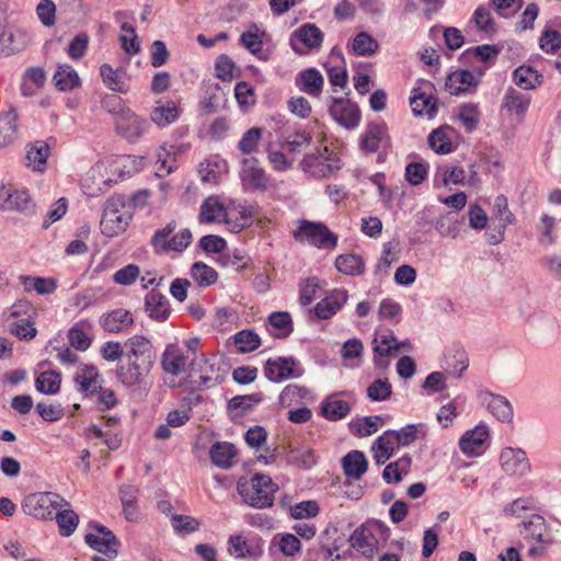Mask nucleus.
<instances>
[{
  "label": "nucleus",
  "mask_w": 561,
  "mask_h": 561,
  "mask_svg": "<svg viewBox=\"0 0 561 561\" xmlns=\"http://www.w3.org/2000/svg\"><path fill=\"white\" fill-rule=\"evenodd\" d=\"M237 491L243 502L257 510L271 507L278 485L264 473H254L250 479L240 478Z\"/></svg>",
  "instance_id": "f257e3e1"
},
{
  "label": "nucleus",
  "mask_w": 561,
  "mask_h": 561,
  "mask_svg": "<svg viewBox=\"0 0 561 561\" xmlns=\"http://www.w3.org/2000/svg\"><path fill=\"white\" fill-rule=\"evenodd\" d=\"M519 534L524 540L533 546L528 550L531 558L542 557L547 549L553 543V536L550 526L539 514H533L519 525Z\"/></svg>",
  "instance_id": "f03ea898"
},
{
  "label": "nucleus",
  "mask_w": 561,
  "mask_h": 561,
  "mask_svg": "<svg viewBox=\"0 0 561 561\" xmlns=\"http://www.w3.org/2000/svg\"><path fill=\"white\" fill-rule=\"evenodd\" d=\"M133 218L131 211L126 206L125 197L115 194L107 198L100 222L104 236L113 238L123 233Z\"/></svg>",
  "instance_id": "7ed1b4c3"
},
{
  "label": "nucleus",
  "mask_w": 561,
  "mask_h": 561,
  "mask_svg": "<svg viewBox=\"0 0 561 561\" xmlns=\"http://www.w3.org/2000/svg\"><path fill=\"white\" fill-rule=\"evenodd\" d=\"M298 242H307L318 249L333 250L337 245V236L328 226L319 221L301 219L293 233Z\"/></svg>",
  "instance_id": "20e7f679"
},
{
  "label": "nucleus",
  "mask_w": 561,
  "mask_h": 561,
  "mask_svg": "<svg viewBox=\"0 0 561 561\" xmlns=\"http://www.w3.org/2000/svg\"><path fill=\"white\" fill-rule=\"evenodd\" d=\"M61 506H70V503L55 492L31 493L22 502L23 512L38 519H51L54 510Z\"/></svg>",
  "instance_id": "39448f33"
},
{
  "label": "nucleus",
  "mask_w": 561,
  "mask_h": 561,
  "mask_svg": "<svg viewBox=\"0 0 561 561\" xmlns=\"http://www.w3.org/2000/svg\"><path fill=\"white\" fill-rule=\"evenodd\" d=\"M190 371L186 381L191 385L197 383L199 388H211L224 381V376L219 373L216 358H208L204 354L195 356L190 362Z\"/></svg>",
  "instance_id": "423d86ee"
},
{
  "label": "nucleus",
  "mask_w": 561,
  "mask_h": 561,
  "mask_svg": "<svg viewBox=\"0 0 561 561\" xmlns=\"http://www.w3.org/2000/svg\"><path fill=\"white\" fill-rule=\"evenodd\" d=\"M301 169L316 178H328L341 169L340 159L324 147L318 153L306 154L300 161Z\"/></svg>",
  "instance_id": "0eeeda50"
},
{
  "label": "nucleus",
  "mask_w": 561,
  "mask_h": 561,
  "mask_svg": "<svg viewBox=\"0 0 561 561\" xmlns=\"http://www.w3.org/2000/svg\"><path fill=\"white\" fill-rule=\"evenodd\" d=\"M264 376L272 382H282L287 379L300 378L305 369L300 362L293 356L268 358L263 367Z\"/></svg>",
  "instance_id": "6e6552de"
},
{
  "label": "nucleus",
  "mask_w": 561,
  "mask_h": 561,
  "mask_svg": "<svg viewBox=\"0 0 561 561\" xmlns=\"http://www.w3.org/2000/svg\"><path fill=\"white\" fill-rule=\"evenodd\" d=\"M323 39L324 34L316 24L305 23L290 34L289 45L295 53L305 55L308 50H318Z\"/></svg>",
  "instance_id": "1a4fd4ad"
},
{
  "label": "nucleus",
  "mask_w": 561,
  "mask_h": 561,
  "mask_svg": "<svg viewBox=\"0 0 561 561\" xmlns=\"http://www.w3.org/2000/svg\"><path fill=\"white\" fill-rule=\"evenodd\" d=\"M161 366L165 375H169V380L165 383L170 388H180L183 382L176 381V378L190 367L187 357L176 344L167 345L161 356Z\"/></svg>",
  "instance_id": "9d476101"
},
{
  "label": "nucleus",
  "mask_w": 561,
  "mask_h": 561,
  "mask_svg": "<svg viewBox=\"0 0 561 561\" xmlns=\"http://www.w3.org/2000/svg\"><path fill=\"white\" fill-rule=\"evenodd\" d=\"M90 526L101 536L89 533L84 536L85 543L93 550L108 558H115L118 554V548L121 546L115 534L110 528L99 523L90 524Z\"/></svg>",
  "instance_id": "9b49d317"
},
{
  "label": "nucleus",
  "mask_w": 561,
  "mask_h": 561,
  "mask_svg": "<svg viewBox=\"0 0 561 561\" xmlns=\"http://www.w3.org/2000/svg\"><path fill=\"white\" fill-rule=\"evenodd\" d=\"M502 470L516 478H522L531 471V463L524 449L518 447H505L500 455Z\"/></svg>",
  "instance_id": "f8f14e48"
},
{
  "label": "nucleus",
  "mask_w": 561,
  "mask_h": 561,
  "mask_svg": "<svg viewBox=\"0 0 561 561\" xmlns=\"http://www.w3.org/2000/svg\"><path fill=\"white\" fill-rule=\"evenodd\" d=\"M433 84L427 80H421L419 85L413 88L410 96V105L415 116L427 115L433 117L437 111L436 99L432 95Z\"/></svg>",
  "instance_id": "ddd939ff"
},
{
  "label": "nucleus",
  "mask_w": 561,
  "mask_h": 561,
  "mask_svg": "<svg viewBox=\"0 0 561 561\" xmlns=\"http://www.w3.org/2000/svg\"><path fill=\"white\" fill-rule=\"evenodd\" d=\"M239 175L242 186L247 191L265 192L268 187V176L264 169L259 167L256 158H243Z\"/></svg>",
  "instance_id": "4468645a"
},
{
  "label": "nucleus",
  "mask_w": 561,
  "mask_h": 561,
  "mask_svg": "<svg viewBox=\"0 0 561 561\" xmlns=\"http://www.w3.org/2000/svg\"><path fill=\"white\" fill-rule=\"evenodd\" d=\"M149 123L134 113L131 110L124 111L121 116L115 117V130L128 142H136L148 129Z\"/></svg>",
  "instance_id": "2eb2a0df"
},
{
  "label": "nucleus",
  "mask_w": 561,
  "mask_h": 561,
  "mask_svg": "<svg viewBox=\"0 0 561 561\" xmlns=\"http://www.w3.org/2000/svg\"><path fill=\"white\" fill-rule=\"evenodd\" d=\"M153 366L125 358L116 367L117 380L127 388L140 386L150 374Z\"/></svg>",
  "instance_id": "dca6fc26"
},
{
  "label": "nucleus",
  "mask_w": 561,
  "mask_h": 561,
  "mask_svg": "<svg viewBox=\"0 0 561 561\" xmlns=\"http://www.w3.org/2000/svg\"><path fill=\"white\" fill-rule=\"evenodd\" d=\"M331 116L346 129H354L360 121V110L357 104L342 98H332L329 107Z\"/></svg>",
  "instance_id": "f3484780"
},
{
  "label": "nucleus",
  "mask_w": 561,
  "mask_h": 561,
  "mask_svg": "<svg viewBox=\"0 0 561 561\" xmlns=\"http://www.w3.org/2000/svg\"><path fill=\"white\" fill-rule=\"evenodd\" d=\"M125 358L138 360L148 365L153 366L157 353L150 342L144 335H134L125 342Z\"/></svg>",
  "instance_id": "a211bd4d"
},
{
  "label": "nucleus",
  "mask_w": 561,
  "mask_h": 561,
  "mask_svg": "<svg viewBox=\"0 0 561 561\" xmlns=\"http://www.w3.org/2000/svg\"><path fill=\"white\" fill-rule=\"evenodd\" d=\"M348 300V293L344 288H334L314 306V314L320 320L333 318Z\"/></svg>",
  "instance_id": "6ab92c4d"
},
{
  "label": "nucleus",
  "mask_w": 561,
  "mask_h": 561,
  "mask_svg": "<svg viewBox=\"0 0 561 561\" xmlns=\"http://www.w3.org/2000/svg\"><path fill=\"white\" fill-rule=\"evenodd\" d=\"M0 201V206L3 210H15L25 215H33L35 213V204L30 194L24 190L2 188Z\"/></svg>",
  "instance_id": "aec40b11"
},
{
  "label": "nucleus",
  "mask_w": 561,
  "mask_h": 561,
  "mask_svg": "<svg viewBox=\"0 0 561 561\" xmlns=\"http://www.w3.org/2000/svg\"><path fill=\"white\" fill-rule=\"evenodd\" d=\"M389 145L388 127L383 122L370 123L362 135L359 147L366 153L376 152L380 146Z\"/></svg>",
  "instance_id": "412c9836"
},
{
  "label": "nucleus",
  "mask_w": 561,
  "mask_h": 561,
  "mask_svg": "<svg viewBox=\"0 0 561 561\" xmlns=\"http://www.w3.org/2000/svg\"><path fill=\"white\" fill-rule=\"evenodd\" d=\"M30 42L28 34L19 28L4 27L0 19V53L10 55L24 49Z\"/></svg>",
  "instance_id": "4be33fe9"
},
{
  "label": "nucleus",
  "mask_w": 561,
  "mask_h": 561,
  "mask_svg": "<svg viewBox=\"0 0 561 561\" xmlns=\"http://www.w3.org/2000/svg\"><path fill=\"white\" fill-rule=\"evenodd\" d=\"M488 437V426L479 424L474 428L467 431L461 436L459 440V448L467 456H479L482 454V446Z\"/></svg>",
  "instance_id": "5701e85b"
},
{
  "label": "nucleus",
  "mask_w": 561,
  "mask_h": 561,
  "mask_svg": "<svg viewBox=\"0 0 561 561\" xmlns=\"http://www.w3.org/2000/svg\"><path fill=\"white\" fill-rule=\"evenodd\" d=\"M105 420L106 430H102V427L98 424H91L87 427V435L94 436L96 438H102L104 444L111 449L116 450L122 445V436L118 432L113 428L118 424L119 419L117 416H103Z\"/></svg>",
  "instance_id": "b1692460"
},
{
  "label": "nucleus",
  "mask_w": 561,
  "mask_h": 561,
  "mask_svg": "<svg viewBox=\"0 0 561 561\" xmlns=\"http://www.w3.org/2000/svg\"><path fill=\"white\" fill-rule=\"evenodd\" d=\"M264 399L263 393L234 396L227 403V412L232 421L251 412Z\"/></svg>",
  "instance_id": "393cba45"
},
{
  "label": "nucleus",
  "mask_w": 561,
  "mask_h": 561,
  "mask_svg": "<svg viewBox=\"0 0 561 561\" xmlns=\"http://www.w3.org/2000/svg\"><path fill=\"white\" fill-rule=\"evenodd\" d=\"M145 310L150 319L158 322H164L171 313L168 298L154 289L145 297Z\"/></svg>",
  "instance_id": "a878e982"
},
{
  "label": "nucleus",
  "mask_w": 561,
  "mask_h": 561,
  "mask_svg": "<svg viewBox=\"0 0 561 561\" xmlns=\"http://www.w3.org/2000/svg\"><path fill=\"white\" fill-rule=\"evenodd\" d=\"M295 84L301 92L318 98L322 93L324 79L318 69L308 68L296 76Z\"/></svg>",
  "instance_id": "bb28decb"
},
{
  "label": "nucleus",
  "mask_w": 561,
  "mask_h": 561,
  "mask_svg": "<svg viewBox=\"0 0 561 561\" xmlns=\"http://www.w3.org/2000/svg\"><path fill=\"white\" fill-rule=\"evenodd\" d=\"M481 400L486 405L488 410L500 421L511 422L514 416L513 407L511 402L501 394L492 392L481 393Z\"/></svg>",
  "instance_id": "cd10ccee"
},
{
  "label": "nucleus",
  "mask_w": 561,
  "mask_h": 561,
  "mask_svg": "<svg viewBox=\"0 0 561 561\" xmlns=\"http://www.w3.org/2000/svg\"><path fill=\"white\" fill-rule=\"evenodd\" d=\"M531 96L527 92H520L510 87L503 98L502 106L510 113H514L518 118L523 119L530 106Z\"/></svg>",
  "instance_id": "c85d7f7f"
},
{
  "label": "nucleus",
  "mask_w": 561,
  "mask_h": 561,
  "mask_svg": "<svg viewBox=\"0 0 561 561\" xmlns=\"http://www.w3.org/2000/svg\"><path fill=\"white\" fill-rule=\"evenodd\" d=\"M265 35V30H261L257 24L252 23L249 26V30L240 35V44L260 60L266 61L268 59V54L263 51L262 39Z\"/></svg>",
  "instance_id": "c756f323"
},
{
  "label": "nucleus",
  "mask_w": 561,
  "mask_h": 561,
  "mask_svg": "<svg viewBox=\"0 0 561 561\" xmlns=\"http://www.w3.org/2000/svg\"><path fill=\"white\" fill-rule=\"evenodd\" d=\"M100 374L98 368L92 364H83L73 376V382L78 386V390L85 396H93L96 391Z\"/></svg>",
  "instance_id": "7c9ffc66"
},
{
  "label": "nucleus",
  "mask_w": 561,
  "mask_h": 561,
  "mask_svg": "<svg viewBox=\"0 0 561 561\" xmlns=\"http://www.w3.org/2000/svg\"><path fill=\"white\" fill-rule=\"evenodd\" d=\"M180 116V108L172 100H159L151 111V121L159 127H167Z\"/></svg>",
  "instance_id": "2f4dec72"
},
{
  "label": "nucleus",
  "mask_w": 561,
  "mask_h": 561,
  "mask_svg": "<svg viewBox=\"0 0 561 561\" xmlns=\"http://www.w3.org/2000/svg\"><path fill=\"white\" fill-rule=\"evenodd\" d=\"M101 327L111 333L122 332L134 324L133 314L126 309H115L100 318Z\"/></svg>",
  "instance_id": "473e14b6"
},
{
  "label": "nucleus",
  "mask_w": 561,
  "mask_h": 561,
  "mask_svg": "<svg viewBox=\"0 0 561 561\" xmlns=\"http://www.w3.org/2000/svg\"><path fill=\"white\" fill-rule=\"evenodd\" d=\"M396 443L397 438L393 430H388L377 437L371 446V450L378 466L383 465L393 456Z\"/></svg>",
  "instance_id": "72a5a7b5"
},
{
  "label": "nucleus",
  "mask_w": 561,
  "mask_h": 561,
  "mask_svg": "<svg viewBox=\"0 0 561 561\" xmlns=\"http://www.w3.org/2000/svg\"><path fill=\"white\" fill-rule=\"evenodd\" d=\"M342 467L346 477L358 480L367 471L368 461L363 451L352 450L343 457Z\"/></svg>",
  "instance_id": "f704fd0d"
},
{
  "label": "nucleus",
  "mask_w": 561,
  "mask_h": 561,
  "mask_svg": "<svg viewBox=\"0 0 561 561\" xmlns=\"http://www.w3.org/2000/svg\"><path fill=\"white\" fill-rule=\"evenodd\" d=\"M237 456V448L228 442H217L209 450L211 462L222 469H228L233 465V458Z\"/></svg>",
  "instance_id": "c9c22d12"
},
{
  "label": "nucleus",
  "mask_w": 561,
  "mask_h": 561,
  "mask_svg": "<svg viewBox=\"0 0 561 561\" xmlns=\"http://www.w3.org/2000/svg\"><path fill=\"white\" fill-rule=\"evenodd\" d=\"M18 114L14 107L0 113V148L7 147L18 138Z\"/></svg>",
  "instance_id": "e433bc0d"
},
{
  "label": "nucleus",
  "mask_w": 561,
  "mask_h": 561,
  "mask_svg": "<svg viewBox=\"0 0 561 561\" xmlns=\"http://www.w3.org/2000/svg\"><path fill=\"white\" fill-rule=\"evenodd\" d=\"M351 404L347 401L337 399L335 394L325 398L321 403V415L329 421H339L348 415Z\"/></svg>",
  "instance_id": "4c0bfd02"
},
{
  "label": "nucleus",
  "mask_w": 561,
  "mask_h": 561,
  "mask_svg": "<svg viewBox=\"0 0 561 561\" xmlns=\"http://www.w3.org/2000/svg\"><path fill=\"white\" fill-rule=\"evenodd\" d=\"M350 542L363 556L370 557L374 553L377 540L365 525H360L351 535Z\"/></svg>",
  "instance_id": "58836bf2"
},
{
  "label": "nucleus",
  "mask_w": 561,
  "mask_h": 561,
  "mask_svg": "<svg viewBox=\"0 0 561 561\" xmlns=\"http://www.w3.org/2000/svg\"><path fill=\"white\" fill-rule=\"evenodd\" d=\"M270 332L276 339L288 337L294 331L291 316L287 311H274L268 316Z\"/></svg>",
  "instance_id": "ea45409f"
},
{
  "label": "nucleus",
  "mask_w": 561,
  "mask_h": 561,
  "mask_svg": "<svg viewBox=\"0 0 561 561\" xmlns=\"http://www.w3.org/2000/svg\"><path fill=\"white\" fill-rule=\"evenodd\" d=\"M138 493L139 490L130 484L122 485L119 489V499L123 505V513L128 522H135L138 518Z\"/></svg>",
  "instance_id": "a19ab883"
},
{
  "label": "nucleus",
  "mask_w": 561,
  "mask_h": 561,
  "mask_svg": "<svg viewBox=\"0 0 561 561\" xmlns=\"http://www.w3.org/2000/svg\"><path fill=\"white\" fill-rule=\"evenodd\" d=\"M513 81L524 90H534L542 82V76L530 66H519L513 71Z\"/></svg>",
  "instance_id": "79ce46f5"
},
{
  "label": "nucleus",
  "mask_w": 561,
  "mask_h": 561,
  "mask_svg": "<svg viewBox=\"0 0 561 561\" xmlns=\"http://www.w3.org/2000/svg\"><path fill=\"white\" fill-rule=\"evenodd\" d=\"M466 173L461 167L440 165L434 175V186H447L448 184H465Z\"/></svg>",
  "instance_id": "37998d69"
},
{
  "label": "nucleus",
  "mask_w": 561,
  "mask_h": 561,
  "mask_svg": "<svg viewBox=\"0 0 561 561\" xmlns=\"http://www.w3.org/2000/svg\"><path fill=\"white\" fill-rule=\"evenodd\" d=\"M479 81L470 70H458L448 77L446 87L451 94L458 95L466 92L469 87L477 85Z\"/></svg>",
  "instance_id": "c03bdc74"
},
{
  "label": "nucleus",
  "mask_w": 561,
  "mask_h": 561,
  "mask_svg": "<svg viewBox=\"0 0 561 561\" xmlns=\"http://www.w3.org/2000/svg\"><path fill=\"white\" fill-rule=\"evenodd\" d=\"M53 79L60 91H70L80 85L78 72L67 64L57 67Z\"/></svg>",
  "instance_id": "a18cd8bd"
},
{
  "label": "nucleus",
  "mask_w": 561,
  "mask_h": 561,
  "mask_svg": "<svg viewBox=\"0 0 561 561\" xmlns=\"http://www.w3.org/2000/svg\"><path fill=\"white\" fill-rule=\"evenodd\" d=\"M335 267L345 275L356 276L364 273L365 262L363 257L357 254H341L335 259Z\"/></svg>",
  "instance_id": "49530a36"
},
{
  "label": "nucleus",
  "mask_w": 561,
  "mask_h": 561,
  "mask_svg": "<svg viewBox=\"0 0 561 561\" xmlns=\"http://www.w3.org/2000/svg\"><path fill=\"white\" fill-rule=\"evenodd\" d=\"M501 53V47L497 45H479L467 48L460 56L463 62H470L473 58L488 62L494 60Z\"/></svg>",
  "instance_id": "de8ad7c7"
},
{
  "label": "nucleus",
  "mask_w": 561,
  "mask_h": 561,
  "mask_svg": "<svg viewBox=\"0 0 561 561\" xmlns=\"http://www.w3.org/2000/svg\"><path fill=\"white\" fill-rule=\"evenodd\" d=\"M100 75L104 84L112 91L123 94L129 91V87L118 69H113L108 64H104L100 68Z\"/></svg>",
  "instance_id": "09e8293b"
},
{
  "label": "nucleus",
  "mask_w": 561,
  "mask_h": 561,
  "mask_svg": "<svg viewBox=\"0 0 561 561\" xmlns=\"http://www.w3.org/2000/svg\"><path fill=\"white\" fill-rule=\"evenodd\" d=\"M49 153V147L44 141H36L26 151L27 165L34 171H43Z\"/></svg>",
  "instance_id": "8fccbe9b"
},
{
  "label": "nucleus",
  "mask_w": 561,
  "mask_h": 561,
  "mask_svg": "<svg viewBox=\"0 0 561 561\" xmlns=\"http://www.w3.org/2000/svg\"><path fill=\"white\" fill-rule=\"evenodd\" d=\"M410 466L411 458L408 456L401 457L385 467L382 478L389 484L399 483L402 481L403 477L408 474Z\"/></svg>",
  "instance_id": "3c124183"
},
{
  "label": "nucleus",
  "mask_w": 561,
  "mask_h": 561,
  "mask_svg": "<svg viewBox=\"0 0 561 561\" xmlns=\"http://www.w3.org/2000/svg\"><path fill=\"white\" fill-rule=\"evenodd\" d=\"M60 511H58L55 515L56 522L59 527V533L64 537L71 536L78 524H79V515L70 508V506H61Z\"/></svg>",
  "instance_id": "603ef678"
},
{
  "label": "nucleus",
  "mask_w": 561,
  "mask_h": 561,
  "mask_svg": "<svg viewBox=\"0 0 561 561\" xmlns=\"http://www.w3.org/2000/svg\"><path fill=\"white\" fill-rule=\"evenodd\" d=\"M61 377L55 370L41 373L35 380V388L44 394H56L60 390Z\"/></svg>",
  "instance_id": "864d4df0"
},
{
  "label": "nucleus",
  "mask_w": 561,
  "mask_h": 561,
  "mask_svg": "<svg viewBox=\"0 0 561 561\" xmlns=\"http://www.w3.org/2000/svg\"><path fill=\"white\" fill-rule=\"evenodd\" d=\"M382 424L380 415H370L351 422L350 428L356 436L366 437L377 432Z\"/></svg>",
  "instance_id": "5fc2aeb1"
},
{
  "label": "nucleus",
  "mask_w": 561,
  "mask_h": 561,
  "mask_svg": "<svg viewBox=\"0 0 561 561\" xmlns=\"http://www.w3.org/2000/svg\"><path fill=\"white\" fill-rule=\"evenodd\" d=\"M191 276L199 287H208L218 279L216 270L204 262H195L192 265Z\"/></svg>",
  "instance_id": "6e6d98bb"
},
{
  "label": "nucleus",
  "mask_w": 561,
  "mask_h": 561,
  "mask_svg": "<svg viewBox=\"0 0 561 561\" xmlns=\"http://www.w3.org/2000/svg\"><path fill=\"white\" fill-rule=\"evenodd\" d=\"M449 127H439L428 135V146L438 154H447L454 150L451 139L447 136Z\"/></svg>",
  "instance_id": "4d7b16f0"
},
{
  "label": "nucleus",
  "mask_w": 561,
  "mask_h": 561,
  "mask_svg": "<svg viewBox=\"0 0 561 561\" xmlns=\"http://www.w3.org/2000/svg\"><path fill=\"white\" fill-rule=\"evenodd\" d=\"M175 228L176 222L172 220L164 228L158 229L153 233L150 243L156 253L160 254L170 251L171 238Z\"/></svg>",
  "instance_id": "13d9d810"
},
{
  "label": "nucleus",
  "mask_w": 561,
  "mask_h": 561,
  "mask_svg": "<svg viewBox=\"0 0 561 561\" xmlns=\"http://www.w3.org/2000/svg\"><path fill=\"white\" fill-rule=\"evenodd\" d=\"M378 48V42L367 32H359L353 39L352 49L358 56H371Z\"/></svg>",
  "instance_id": "bf43d9fd"
},
{
  "label": "nucleus",
  "mask_w": 561,
  "mask_h": 561,
  "mask_svg": "<svg viewBox=\"0 0 561 561\" xmlns=\"http://www.w3.org/2000/svg\"><path fill=\"white\" fill-rule=\"evenodd\" d=\"M374 353L379 356H388L392 354L393 351H398L400 348V344L391 331L388 333L377 334L374 339Z\"/></svg>",
  "instance_id": "052dcab7"
},
{
  "label": "nucleus",
  "mask_w": 561,
  "mask_h": 561,
  "mask_svg": "<svg viewBox=\"0 0 561 561\" xmlns=\"http://www.w3.org/2000/svg\"><path fill=\"white\" fill-rule=\"evenodd\" d=\"M279 551L286 557H294L301 550V542L293 534H277L273 538Z\"/></svg>",
  "instance_id": "680f3d73"
},
{
  "label": "nucleus",
  "mask_w": 561,
  "mask_h": 561,
  "mask_svg": "<svg viewBox=\"0 0 561 561\" xmlns=\"http://www.w3.org/2000/svg\"><path fill=\"white\" fill-rule=\"evenodd\" d=\"M311 398V391L305 386L287 385L279 394L282 405H290L298 400H307Z\"/></svg>",
  "instance_id": "e2e57ef3"
},
{
  "label": "nucleus",
  "mask_w": 561,
  "mask_h": 561,
  "mask_svg": "<svg viewBox=\"0 0 561 561\" xmlns=\"http://www.w3.org/2000/svg\"><path fill=\"white\" fill-rule=\"evenodd\" d=\"M392 394V386L387 378H378L367 387V397L375 402L388 400Z\"/></svg>",
  "instance_id": "0e129e2a"
},
{
  "label": "nucleus",
  "mask_w": 561,
  "mask_h": 561,
  "mask_svg": "<svg viewBox=\"0 0 561 561\" xmlns=\"http://www.w3.org/2000/svg\"><path fill=\"white\" fill-rule=\"evenodd\" d=\"M263 129L261 127H252L248 129L238 142V149L243 154H251L256 151L259 142L262 138Z\"/></svg>",
  "instance_id": "69168bd1"
},
{
  "label": "nucleus",
  "mask_w": 561,
  "mask_h": 561,
  "mask_svg": "<svg viewBox=\"0 0 561 561\" xmlns=\"http://www.w3.org/2000/svg\"><path fill=\"white\" fill-rule=\"evenodd\" d=\"M234 344L240 353H250L255 351L260 344V336L249 330H242L234 334Z\"/></svg>",
  "instance_id": "338daca9"
},
{
  "label": "nucleus",
  "mask_w": 561,
  "mask_h": 561,
  "mask_svg": "<svg viewBox=\"0 0 561 561\" xmlns=\"http://www.w3.org/2000/svg\"><path fill=\"white\" fill-rule=\"evenodd\" d=\"M172 527L181 535L186 536L199 529L201 523L195 517L175 514L171 518Z\"/></svg>",
  "instance_id": "774afa93"
}]
</instances>
